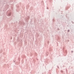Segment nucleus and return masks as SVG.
<instances>
[{
    "instance_id": "nucleus-1",
    "label": "nucleus",
    "mask_w": 74,
    "mask_h": 74,
    "mask_svg": "<svg viewBox=\"0 0 74 74\" xmlns=\"http://www.w3.org/2000/svg\"><path fill=\"white\" fill-rule=\"evenodd\" d=\"M11 15V12H10L8 13L7 16H10Z\"/></svg>"
},
{
    "instance_id": "nucleus-2",
    "label": "nucleus",
    "mask_w": 74,
    "mask_h": 74,
    "mask_svg": "<svg viewBox=\"0 0 74 74\" xmlns=\"http://www.w3.org/2000/svg\"><path fill=\"white\" fill-rule=\"evenodd\" d=\"M71 22H72V23H73V24L74 23V21H71Z\"/></svg>"
},
{
    "instance_id": "nucleus-3",
    "label": "nucleus",
    "mask_w": 74,
    "mask_h": 74,
    "mask_svg": "<svg viewBox=\"0 0 74 74\" xmlns=\"http://www.w3.org/2000/svg\"><path fill=\"white\" fill-rule=\"evenodd\" d=\"M70 32V30L69 29H68L67 31V32Z\"/></svg>"
},
{
    "instance_id": "nucleus-4",
    "label": "nucleus",
    "mask_w": 74,
    "mask_h": 74,
    "mask_svg": "<svg viewBox=\"0 0 74 74\" xmlns=\"http://www.w3.org/2000/svg\"><path fill=\"white\" fill-rule=\"evenodd\" d=\"M58 30H59V28H58Z\"/></svg>"
},
{
    "instance_id": "nucleus-5",
    "label": "nucleus",
    "mask_w": 74,
    "mask_h": 74,
    "mask_svg": "<svg viewBox=\"0 0 74 74\" xmlns=\"http://www.w3.org/2000/svg\"><path fill=\"white\" fill-rule=\"evenodd\" d=\"M71 52H73V51H71Z\"/></svg>"
},
{
    "instance_id": "nucleus-6",
    "label": "nucleus",
    "mask_w": 74,
    "mask_h": 74,
    "mask_svg": "<svg viewBox=\"0 0 74 74\" xmlns=\"http://www.w3.org/2000/svg\"><path fill=\"white\" fill-rule=\"evenodd\" d=\"M58 68L59 69V66H58Z\"/></svg>"
},
{
    "instance_id": "nucleus-7",
    "label": "nucleus",
    "mask_w": 74,
    "mask_h": 74,
    "mask_svg": "<svg viewBox=\"0 0 74 74\" xmlns=\"http://www.w3.org/2000/svg\"><path fill=\"white\" fill-rule=\"evenodd\" d=\"M14 62H15V61H14Z\"/></svg>"
}]
</instances>
